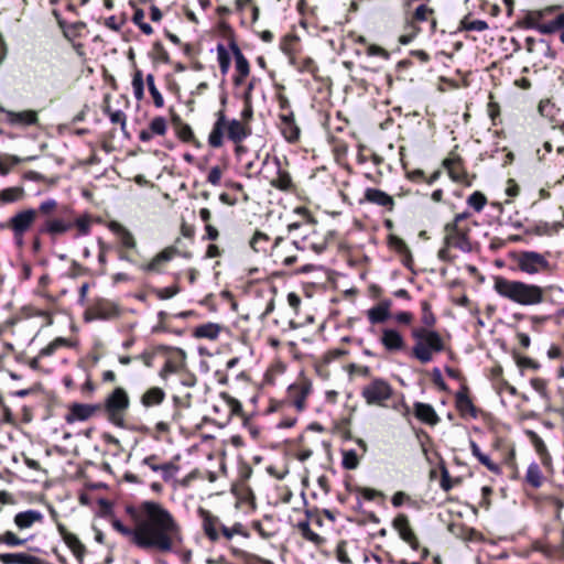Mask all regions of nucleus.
Wrapping results in <instances>:
<instances>
[{"label":"nucleus","mask_w":564,"mask_h":564,"mask_svg":"<svg viewBox=\"0 0 564 564\" xmlns=\"http://www.w3.org/2000/svg\"><path fill=\"white\" fill-rule=\"evenodd\" d=\"M216 121L208 135V144L214 149H218L224 144V134L227 132V117L224 109L216 112Z\"/></svg>","instance_id":"15"},{"label":"nucleus","mask_w":564,"mask_h":564,"mask_svg":"<svg viewBox=\"0 0 564 564\" xmlns=\"http://www.w3.org/2000/svg\"><path fill=\"white\" fill-rule=\"evenodd\" d=\"M108 229L117 237L121 250H135L137 240L133 234L118 221H110Z\"/></svg>","instance_id":"16"},{"label":"nucleus","mask_w":564,"mask_h":564,"mask_svg":"<svg viewBox=\"0 0 564 564\" xmlns=\"http://www.w3.org/2000/svg\"><path fill=\"white\" fill-rule=\"evenodd\" d=\"M1 564H44V561L29 553H0Z\"/></svg>","instance_id":"25"},{"label":"nucleus","mask_w":564,"mask_h":564,"mask_svg":"<svg viewBox=\"0 0 564 564\" xmlns=\"http://www.w3.org/2000/svg\"><path fill=\"white\" fill-rule=\"evenodd\" d=\"M70 229H73L72 213L65 210L59 217H47L40 228V232L56 237L68 232Z\"/></svg>","instance_id":"11"},{"label":"nucleus","mask_w":564,"mask_h":564,"mask_svg":"<svg viewBox=\"0 0 564 564\" xmlns=\"http://www.w3.org/2000/svg\"><path fill=\"white\" fill-rule=\"evenodd\" d=\"M414 415L417 420L431 426H435L440 422V416L429 403L415 402Z\"/></svg>","instance_id":"24"},{"label":"nucleus","mask_w":564,"mask_h":564,"mask_svg":"<svg viewBox=\"0 0 564 564\" xmlns=\"http://www.w3.org/2000/svg\"><path fill=\"white\" fill-rule=\"evenodd\" d=\"M336 557L343 564H349L351 562L346 550V542L338 543L336 547Z\"/></svg>","instance_id":"64"},{"label":"nucleus","mask_w":564,"mask_h":564,"mask_svg":"<svg viewBox=\"0 0 564 564\" xmlns=\"http://www.w3.org/2000/svg\"><path fill=\"white\" fill-rule=\"evenodd\" d=\"M392 394V386L383 378H372L360 390L361 398L371 406H386Z\"/></svg>","instance_id":"7"},{"label":"nucleus","mask_w":564,"mask_h":564,"mask_svg":"<svg viewBox=\"0 0 564 564\" xmlns=\"http://www.w3.org/2000/svg\"><path fill=\"white\" fill-rule=\"evenodd\" d=\"M343 467L348 470L356 469L359 465V458L354 449L343 452Z\"/></svg>","instance_id":"53"},{"label":"nucleus","mask_w":564,"mask_h":564,"mask_svg":"<svg viewBox=\"0 0 564 564\" xmlns=\"http://www.w3.org/2000/svg\"><path fill=\"white\" fill-rule=\"evenodd\" d=\"M455 402L462 415H469L474 419L477 417V410L466 390H460L455 394Z\"/></svg>","instance_id":"28"},{"label":"nucleus","mask_w":564,"mask_h":564,"mask_svg":"<svg viewBox=\"0 0 564 564\" xmlns=\"http://www.w3.org/2000/svg\"><path fill=\"white\" fill-rule=\"evenodd\" d=\"M32 540V536H20L12 531H4L0 534V544H4L9 547L21 546Z\"/></svg>","instance_id":"37"},{"label":"nucleus","mask_w":564,"mask_h":564,"mask_svg":"<svg viewBox=\"0 0 564 564\" xmlns=\"http://www.w3.org/2000/svg\"><path fill=\"white\" fill-rule=\"evenodd\" d=\"M379 340L388 352H399L406 348L403 335L395 328H383Z\"/></svg>","instance_id":"13"},{"label":"nucleus","mask_w":564,"mask_h":564,"mask_svg":"<svg viewBox=\"0 0 564 564\" xmlns=\"http://www.w3.org/2000/svg\"><path fill=\"white\" fill-rule=\"evenodd\" d=\"M525 481L531 487L538 489L542 486L544 481V476L542 474V470L540 466L533 462L528 466L527 473H525Z\"/></svg>","instance_id":"35"},{"label":"nucleus","mask_w":564,"mask_h":564,"mask_svg":"<svg viewBox=\"0 0 564 564\" xmlns=\"http://www.w3.org/2000/svg\"><path fill=\"white\" fill-rule=\"evenodd\" d=\"M271 250L275 262L290 267L297 261L295 251H300L299 239L296 236L292 240L279 236L271 245Z\"/></svg>","instance_id":"9"},{"label":"nucleus","mask_w":564,"mask_h":564,"mask_svg":"<svg viewBox=\"0 0 564 564\" xmlns=\"http://www.w3.org/2000/svg\"><path fill=\"white\" fill-rule=\"evenodd\" d=\"M549 256V252L540 253L531 250L518 251L513 256V262L518 270L525 274H540L551 270Z\"/></svg>","instance_id":"6"},{"label":"nucleus","mask_w":564,"mask_h":564,"mask_svg":"<svg viewBox=\"0 0 564 564\" xmlns=\"http://www.w3.org/2000/svg\"><path fill=\"white\" fill-rule=\"evenodd\" d=\"M365 200L389 209L393 208L394 200L388 193L373 187H368L364 194Z\"/></svg>","instance_id":"23"},{"label":"nucleus","mask_w":564,"mask_h":564,"mask_svg":"<svg viewBox=\"0 0 564 564\" xmlns=\"http://www.w3.org/2000/svg\"><path fill=\"white\" fill-rule=\"evenodd\" d=\"M367 317L372 325L381 324L391 317V313H388L379 304H377L367 311Z\"/></svg>","instance_id":"40"},{"label":"nucleus","mask_w":564,"mask_h":564,"mask_svg":"<svg viewBox=\"0 0 564 564\" xmlns=\"http://www.w3.org/2000/svg\"><path fill=\"white\" fill-rule=\"evenodd\" d=\"M250 132L247 123L237 119L227 120V138L234 143L239 144L250 135ZM240 150L241 147L237 145L236 151L239 152Z\"/></svg>","instance_id":"19"},{"label":"nucleus","mask_w":564,"mask_h":564,"mask_svg":"<svg viewBox=\"0 0 564 564\" xmlns=\"http://www.w3.org/2000/svg\"><path fill=\"white\" fill-rule=\"evenodd\" d=\"M530 384L533 388V390L541 397V399L545 401L550 400L546 380L542 378H532L530 380Z\"/></svg>","instance_id":"52"},{"label":"nucleus","mask_w":564,"mask_h":564,"mask_svg":"<svg viewBox=\"0 0 564 564\" xmlns=\"http://www.w3.org/2000/svg\"><path fill=\"white\" fill-rule=\"evenodd\" d=\"M560 9L558 6H550V7H546L542 10H535V11H531L528 13L527 18H525V22H527V25L531 29H534L536 30V24L538 25H543L544 23H542L541 21L553 14L555 11H557Z\"/></svg>","instance_id":"32"},{"label":"nucleus","mask_w":564,"mask_h":564,"mask_svg":"<svg viewBox=\"0 0 564 564\" xmlns=\"http://www.w3.org/2000/svg\"><path fill=\"white\" fill-rule=\"evenodd\" d=\"M145 82L148 85L149 93L153 98L154 106L156 108H162L164 106V98L162 94L159 91L158 87L155 86L154 75L148 74L145 77Z\"/></svg>","instance_id":"48"},{"label":"nucleus","mask_w":564,"mask_h":564,"mask_svg":"<svg viewBox=\"0 0 564 564\" xmlns=\"http://www.w3.org/2000/svg\"><path fill=\"white\" fill-rule=\"evenodd\" d=\"M230 52L234 55L235 58V68L236 73L241 74V76H249L250 74V65L248 59L242 54L241 50L239 48L238 44L236 42H230L229 44Z\"/></svg>","instance_id":"31"},{"label":"nucleus","mask_w":564,"mask_h":564,"mask_svg":"<svg viewBox=\"0 0 564 564\" xmlns=\"http://www.w3.org/2000/svg\"><path fill=\"white\" fill-rule=\"evenodd\" d=\"M494 290L501 297L521 306H534L544 301L542 286L519 280H509L500 275L494 279Z\"/></svg>","instance_id":"2"},{"label":"nucleus","mask_w":564,"mask_h":564,"mask_svg":"<svg viewBox=\"0 0 564 564\" xmlns=\"http://www.w3.org/2000/svg\"><path fill=\"white\" fill-rule=\"evenodd\" d=\"M24 188L20 186L8 187L0 192V200L4 204L14 203L22 199Z\"/></svg>","instance_id":"42"},{"label":"nucleus","mask_w":564,"mask_h":564,"mask_svg":"<svg viewBox=\"0 0 564 564\" xmlns=\"http://www.w3.org/2000/svg\"><path fill=\"white\" fill-rule=\"evenodd\" d=\"M297 528L305 540L315 544H321L323 542V538L311 529L308 521L299 522Z\"/></svg>","instance_id":"50"},{"label":"nucleus","mask_w":564,"mask_h":564,"mask_svg":"<svg viewBox=\"0 0 564 564\" xmlns=\"http://www.w3.org/2000/svg\"><path fill=\"white\" fill-rule=\"evenodd\" d=\"M392 525L404 542H406L413 550H419V540L410 525L409 518L405 514L397 516L393 519Z\"/></svg>","instance_id":"14"},{"label":"nucleus","mask_w":564,"mask_h":564,"mask_svg":"<svg viewBox=\"0 0 564 564\" xmlns=\"http://www.w3.org/2000/svg\"><path fill=\"white\" fill-rule=\"evenodd\" d=\"M35 156H30L26 159H21L17 155H7L4 158H0V175L6 176L10 173L11 169L21 163L22 161H31L34 160Z\"/></svg>","instance_id":"41"},{"label":"nucleus","mask_w":564,"mask_h":564,"mask_svg":"<svg viewBox=\"0 0 564 564\" xmlns=\"http://www.w3.org/2000/svg\"><path fill=\"white\" fill-rule=\"evenodd\" d=\"M165 399V392L162 388L151 387L143 392L140 402L144 408L160 405Z\"/></svg>","instance_id":"29"},{"label":"nucleus","mask_w":564,"mask_h":564,"mask_svg":"<svg viewBox=\"0 0 564 564\" xmlns=\"http://www.w3.org/2000/svg\"><path fill=\"white\" fill-rule=\"evenodd\" d=\"M37 212L33 208L20 210L14 214L8 221V227L13 232V239L18 247L24 243V235L34 224Z\"/></svg>","instance_id":"10"},{"label":"nucleus","mask_w":564,"mask_h":564,"mask_svg":"<svg viewBox=\"0 0 564 564\" xmlns=\"http://www.w3.org/2000/svg\"><path fill=\"white\" fill-rule=\"evenodd\" d=\"M90 314L95 319H109L116 315V310L107 304L99 303L91 307Z\"/></svg>","instance_id":"49"},{"label":"nucleus","mask_w":564,"mask_h":564,"mask_svg":"<svg viewBox=\"0 0 564 564\" xmlns=\"http://www.w3.org/2000/svg\"><path fill=\"white\" fill-rule=\"evenodd\" d=\"M105 112L108 115L111 123L120 124L122 130L126 129L127 116L122 110H111L110 107H106Z\"/></svg>","instance_id":"54"},{"label":"nucleus","mask_w":564,"mask_h":564,"mask_svg":"<svg viewBox=\"0 0 564 564\" xmlns=\"http://www.w3.org/2000/svg\"><path fill=\"white\" fill-rule=\"evenodd\" d=\"M469 446L473 456L476 457L481 465L486 466L490 471L495 474H500L501 469L499 465L494 463L488 455L484 454L475 441H470Z\"/></svg>","instance_id":"34"},{"label":"nucleus","mask_w":564,"mask_h":564,"mask_svg":"<svg viewBox=\"0 0 564 564\" xmlns=\"http://www.w3.org/2000/svg\"><path fill=\"white\" fill-rule=\"evenodd\" d=\"M217 61L219 64V68L221 74L225 76L227 75L230 64H231V56L230 52L226 48L224 44L217 45Z\"/></svg>","instance_id":"43"},{"label":"nucleus","mask_w":564,"mask_h":564,"mask_svg":"<svg viewBox=\"0 0 564 564\" xmlns=\"http://www.w3.org/2000/svg\"><path fill=\"white\" fill-rule=\"evenodd\" d=\"M411 336L414 340L412 356L421 364H429L435 354L445 350V341L435 329L414 327L411 330Z\"/></svg>","instance_id":"3"},{"label":"nucleus","mask_w":564,"mask_h":564,"mask_svg":"<svg viewBox=\"0 0 564 564\" xmlns=\"http://www.w3.org/2000/svg\"><path fill=\"white\" fill-rule=\"evenodd\" d=\"M130 406V398L122 387H117L104 402V410L109 422L122 427L124 425V414Z\"/></svg>","instance_id":"5"},{"label":"nucleus","mask_w":564,"mask_h":564,"mask_svg":"<svg viewBox=\"0 0 564 564\" xmlns=\"http://www.w3.org/2000/svg\"><path fill=\"white\" fill-rule=\"evenodd\" d=\"M44 516L42 512L29 509L18 512L13 518V523L20 532L31 529L36 523H42Z\"/></svg>","instance_id":"20"},{"label":"nucleus","mask_w":564,"mask_h":564,"mask_svg":"<svg viewBox=\"0 0 564 564\" xmlns=\"http://www.w3.org/2000/svg\"><path fill=\"white\" fill-rule=\"evenodd\" d=\"M434 14V9L429 7L427 4L423 3V4H420L414 13H413V19L416 21V22H425V21H429L430 18Z\"/></svg>","instance_id":"56"},{"label":"nucleus","mask_w":564,"mask_h":564,"mask_svg":"<svg viewBox=\"0 0 564 564\" xmlns=\"http://www.w3.org/2000/svg\"><path fill=\"white\" fill-rule=\"evenodd\" d=\"M221 176V169L218 165H215L209 170V173L207 175V182L210 183L213 186H218L220 184Z\"/></svg>","instance_id":"63"},{"label":"nucleus","mask_w":564,"mask_h":564,"mask_svg":"<svg viewBox=\"0 0 564 564\" xmlns=\"http://www.w3.org/2000/svg\"><path fill=\"white\" fill-rule=\"evenodd\" d=\"M199 518L202 519V528L205 535L210 542H217L220 539V529L224 523L217 516H214L210 511L199 508Z\"/></svg>","instance_id":"12"},{"label":"nucleus","mask_w":564,"mask_h":564,"mask_svg":"<svg viewBox=\"0 0 564 564\" xmlns=\"http://www.w3.org/2000/svg\"><path fill=\"white\" fill-rule=\"evenodd\" d=\"M6 116L7 121L15 127L35 126L39 122L37 112L35 110L11 111L4 108L0 109Z\"/></svg>","instance_id":"18"},{"label":"nucleus","mask_w":564,"mask_h":564,"mask_svg":"<svg viewBox=\"0 0 564 564\" xmlns=\"http://www.w3.org/2000/svg\"><path fill=\"white\" fill-rule=\"evenodd\" d=\"M488 23L485 20H469V17L466 15L464 19H462L459 23V31H477L482 32L488 29Z\"/></svg>","instance_id":"45"},{"label":"nucleus","mask_w":564,"mask_h":564,"mask_svg":"<svg viewBox=\"0 0 564 564\" xmlns=\"http://www.w3.org/2000/svg\"><path fill=\"white\" fill-rule=\"evenodd\" d=\"M250 246L256 252H265L270 246V238L264 232L256 231L250 240Z\"/></svg>","instance_id":"46"},{"label":"nucleus","mask_w":564,"mask_h":564,"mask_svg":"<svg viewBox=\"0 0 564 564\" xmlns=\"http://www.w3.org/2000/svg\"><path fill=\"white\" fill-rule=\"evenodd\" d=\"M444 232V247L438 251V258L441 260L452 261L455 258L451 253V248H456L464 253H468L473 250L469 239V229L467 227L445 225Z\"/></svg>","instance_id":"4"},{"label":"nucleus","mask_w":564,"mask_h":564,"mask_svg":"<svg viewBox=\"0 0 564 564\" xmlns=\"http://www.w3.org/2000/svg\"><path fill=\"white\" fill-rule=\"evenodd\" d=\"M177 252L178 250L175 247H167L159 252L149 263L142 264L140 268L144 272L161 273L162 265L171 261Z\"/></svg>","instance_id":"21"},{"label":"nucleus","mask_w":564,"mask_h":564,"mask_svg":"<svg viewBox=\"0 0 564 564\" xmlns=\"http://www.w3.org/2000/svg\"><path fill=\"white\" fill-rule=\"evenodd\" d=\"M90 219L88 216H80L78 218H73V228L76 227L78 230V236H86L90 231Z\"/></svg>","instance_id":"59"},{"label":"nucleus","mask_w":564,"mask_h":564,"mask_svg":"<svg viewBox=\"0 0 564 564\" xmlns=\"http://www.w3.org/2000/svg\"><path fill=\"white\" fill-rule=\"evenodd\" d=\"M57 530H58L61 538L63 539L65 544L68 546V549L72 551L74 556L77 560L82 561L85 555L86 547L80 542V540L77 538V535L69 532L63 524H57Z\"/></svg>","instance_id":"22"},{"label":"nucleus","mask_w":564,"mask_h":564,"mask_svg":"<svg viewBox=\"0 0 564 564\" xmlns=\"http://www.w3.org/2000/svg\"><path fill=\"white\" fill-rule=\"evenodd\" d=\"M132 520L128 527L119 519L111 527L135 547L156 554H177L184 545V531L177 518L162 503L144 500L138 507H127Z\"/></svg>","instance_id":"1"},{"label":"nucleus","mask_w":564,"mask_h":564,"mask_svg":"<svg viewBox=\"0 0 564 564\" xmlns=\"http://www.w3.org/2000/svg\"><path fill=\"white\" fill-rule=\"evenodd\" d=\"M98 410H100V405L98 404L74 403L69 406V410L65 415V421L68 424H73L77 421H86Z\"/></svg>","instance_id":"17"},{"label":"nucleus","mask_w":564,"mask_h":564,"mask_svg":"<svg viewBox=\"0 0 564 564\" xmlns=\"http://www.w3.org/2000/svg\"><path fill=\"white\" fill-rule=\"evenodd\" d=\"M274 165L276 169V175L270 181V184L280 191L291 189L293 183L289 172L281 169L280 160L276 158L274 159Z\"/></svg>","instance_id":"27"},{"label":"nucleus","mask_w":564,"mask_h":564,"mask_svg":"<svg viewBox=\"0 0 564 564\" xmlns=\"http://www.w3.org/2000/svg\"><path fill=\"white\" fill-rule=\"evenodd\" d=\"M149 129L153 135H164L167 131V121L164 117H154L149 123Z\"/></svg>","instance_id":"51"},{"label":"nucleus","mask_w":564,"mask_h":564,"mask_svg":"<svg viewBox=\"0 0 564 564\" xmlns=\"http://www.w3.org/2000/svg\"><path fill=\"white\" fill-rule=\"evenodd\" d=\"M444 166L447 169L449 176L454 181H459L460 176L457 172V169L459 166V160L458 159H446L444 161Z\"/></svg>","instance_id":"61"},{"label":"nucleus","mask_w":564,"mask_h":564,"mask_svg":"<svg viewBox=\"0 0 564 564\" xmlns=\"http://www.w3.org/2000/svg\"><path fill=\"white\" fill-rule=\"evenodd\" d=\"M311 392V387L308 384H302L300 387H294L291 390L293 393V404L297 411H303L305 409V400Z\"/></svg>","instance_id":"38"},{"label":"nucleus","mask_w":564,"mask_h":564,"mask_svg":"<svg viewBox=\"0 0 564 564\" xmlns=\"http://www.w3.org/2000/svg\"><path fill=\"white\" fill-rule=\"evenodd\" d=\"M487 203L486 196L480 192H474L469 197L467 198V204L471 208H474L476 212H480Z\"/></svg>","instance_id":"58"},{"label":"nucleus","mask_w":564,"mask_h":564,"mask_svg":"<svg viewBox=\"0 0 564 564\" xmlns=\"http://www.w3.org/2000/svg\"><path fill=\"white\" fill-rule=\"evenodd\" d=\"M143 20H144L143 10H141V9L135 10L133 13V17H132L133 23L137 24L144 34L151 35L153 33V28L149 23H145Z\"/></svg>","instance_id":"55"},{"label":"nucleus","mask_w":564,"mask_h":564,"mask_svg":"<svg viewBox=\"0 0 564 564\" xmlns=\"http://www.w3.org/2000/svg\"><path fill=\"white\" fill-rule=\"evenodd\" d=\"M131 85L135 100L141 101L144 98V78L142 70H134Z\"/></svg>","instance_id":"44"},{"label":"nucleus","mask_w":564,"mask_h":564,"mask_svg":"<svg viewBox=\"0 0 564 564\" xmlns=\"http://www.w3.org/2000/svg\"><path fill=\"white\" fill-rule=\"evenodd\" d=\"M178 292L180 288L177 285H172L155 290V295L160 300H169L175 296Z\"/></svg>","instance_id":"60"},{"label":"nucleus","mask_w":564,"mask_h":564,"mask_svg":"<svg viewBox=\"0 0 564 564\" xmlns=\"http://www.w3.org/2000/svg\"><path fill=\"white\" fill-rule=\"evenodd\" d=\"M227 408L229 409V415H241L242 414V404L237 399L230 397L227 393L221 394Z\"/></svg>","instance_id":"57"},{"label":"nucleus","mask_w":564,"mask_h":564,"mask_svg":"<svg viewBox=\"0 0 564 564\" xmlns=\"http://www.w3.org/2000/svg\"><path fill=\"white\" fill-rule=\"evenodd\" d=\"M525 435L529 438L530 443L534 447L536 454L540 456L542 463L547 465L551 460V456L547 452L546 445L544 441L532 430H525Z\"/></svg>","instance_id":"30"},{"label":"nucleus","mask_w":564,"mask_h":564,"mask_svg":"<svg viewBox=\"0 0 564 564\" xmlns=\"http://www.w3.org/2000/svg\"><path fill=\"white\" fill-rule=\"evenodd\" d=\"M421 311H422L421 321L423 324L422 327L433 329V327L436 323V317H435L434 313L432 312L431 304L427 301H422L421 302Z\"/></svg>","instance_id":"47"},{"label":"nucleus","mask_w":564,"mask_h":564,"mask_svg":"<svg viewBox=\"0 0 564 564\" xmlns=\"http://www.w3.org/2000/svg\"><path fill=\"white\" fill-rule=\"evenodd\" d=\"M280 129L289 142H295L300 138V128L296 126L293 113L280 116Z\"/></svg>","instance_id":"26"},{"label":"nucleus","mask_w":564,"mask_h":564,"mask_svg":"<svg viewBox=\"0 0 564 564\" xmlns=\"http://www.w3.org/2000/svg\"><path fill=\"white\" fill-rule=\"evenodd\" d=\"M220 330H221V327L219 324L206 323V324L198 325L194 329L193 335L196 338H205V339H209V340H215L218 338Z\"/></svg>","instance_id":"33"},{"label":"nucleus","mask_w":564,"mask_h":564,"mask_svg":"<svg viewBox=\"0 0 564 564\" xmlns=\"http://www.w3.org/2000/svg\"><path fill=\"white\" fill-rule=\"evenodd\" d=\"M57 208V202L53 198L45 199L41 202L39 206V212L47 217H51V214L55 212Z\"/></svg>","instance_id":"62"},{"label":"nucleus","mask_w":564,"mask_h":564,"mask_svg":"<svg viewBox=\"0 0 564 564\" xmlns=\"http://www.w3.org/2000/svg\"><path fill=\"white\" fill-rule=\"evenodd\" d=\"M560 30H564V11L554 20L546 22L543 25L536 24V31L541 34H553Z\"/></svg>","instance_id":"39"},{"label":"nucleus","mask_w":564,"mask_h":564,"mask_svg":"<svg viewBox=\"0 0 564 564\" xmlns=\"http://www.w3.org/2000/svg\"><path fill=\"white\" fill-rule=\"evenodd\" d=\"M175 123L176 135L183 142H195V134L192 127L188 123L183 122L178 117L173 119Z\"/></svg>","instance_id":"36"},{"label":"nucleus","mask_w":564,"mask_h":564,"mask_svg":"<svg viewBox=\"0 0 564 564\" xmlns=\"http://www.w3.org/2000/svg\"><path fill=\"white\" fill-rule=\"evenodd\" d=\"M297 230H301L300 235L296 236L301 251L312 250L316 253H322L326 249V242L323 239L315 240L316 232L310 221L304 224L295 221L288 225L289 234H294Z\"/></svg>","instance_id":"8"}]
</instances>
